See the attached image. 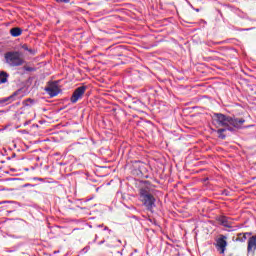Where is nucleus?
<instances>
[{
  "label": "nucleus",
  "instance_id": "1",
  "mask_svg": "<svg viewBox=\"0 0 256 256\" xmlns=\"http://www.w3.org/2000/svg\"><path fill=\"white\" fill-rule=\"evenodd\" d=\"M244 123L245 119L232 118L223 114L214 115V124L216 127H225L217 131L220 139H225V135L223 134L225 131H233V127H235V129H241V125Z\"/></svg>",
  "mask_w": 256,
  "mask_h": 256
},
{
  "label": "nucleus",
  "instance_id": "2",
  "mask_svg": "<svg viewBox=\"0 0 256 256\" xmlns=\"http://www.w3.org/2000/svg\"><path fill=\"white\" fill-rule=\"evenodd\" d=\"M139 197L141 203L146 207L147 211L153 212L155 207V190L153 186L147 181L142 182L139 189Z\"/></svg>",
  "mask_w": 256,
  "mask_h": 256
},
{
  "label": "nucleus",
  "instance_id": "3",
  "mask_svg": "<svg viewBox=\"0 0 256 256\" xmlns=\"http://www.w3.org/2000/svg\"><path fill=\"white\" fill-rule=\"evenodd\" d=\"M5 61L9 67H21L25 60L19 51H9L4 54Z\"/></svg>",
  "mask_w": 256,
  "mask_h": 256
},
{
  "label": "nucleus",
  "instance_id": "4",
  "mask_svg": "<svg viewBox=\"0 0 256 256\" xmlns=\"http://www.w3.org/2000/svg\"><path fill=\"white\" fill-rule=\"evenodd\" d=\"M85 91H87V86L78 87L72 94L70 101L71 103H77L79 99H83V95H85Z\"/></svg>",
  "mask_w": 256,
  "mask_h": 256
},
{
  "label": "nucleus",
  "instance_id": "5",
  "mask_svg": "<svg viewBox=\"0 0 256 256\" xmlns=\"http://www.w3.org/2000/svg\"><path fill=\"white\" fill-rule=\"evenodd\" d=\"M45 91L50 95V97H57L59 95V86L57 82H52L45 88Z\"/></svg>",
  "mask_w": 256,
  "mask_h": 256
},
{
  "label": "nucleus",
  "instance_id": "6",
  "mask_svg": "<svg viewBox=\"0 0 256 256\" xmlns=\"http://www.w3.org/2000/svg\"><path fill=\"white\" fill-rule=\"evenodd\" d=\"M216 246L218 251H220L221 254L225 253V249L227 247V236L221 235L217 239Z\"/></svg>",
  "mask_w": 256,
  "mask_h": 256
},
{
  "label": "nucleus",
  "instance_id": "7",
  "mask_svg": "<svg viewBox=\"0 0 256 256\" xmlns=\"http://www.w3.org/2000/svg\"><path fill=\"white\" fill-rule=\"evenodd\" d=\"M256 250V236H252L248 239L247 251L248 253H255Z\"/></svg>",
  "mask_w": 256,
  "mask_h": 256
},
{
  "label": "nucleus",
  "instance_id": "8",
  "mask_svg": "<svg viewBox=\"0 0 256 256\" xmlns=\"http://www.w3.org/2000/svg\"><path fill=\"white\" fill-rule=\"evenodd\" d=\"M219 222L221 223V225H223V227H231V220H229V218L225 216H221L219 218Z\"/></svg>",
  "mask_w": 256,
  "mask_h": 256
},
{
  "label": "nucleus",
  "instance_id": "9",
  "mask_svg": "<svg viewBox=\"0 0 256 256\" xmlns=\"http://www.w3.org/2000/svg\"><path fill=\"white\" fill-rule=\"evenodd\" d=\"M9 79V74L5 71L0 72V85H3V83H7Z\"/></svg>",
  "mask_w": 256,
  "mask_h": 256
},
{
  "label": "nucleus",
  "instance_id": "10",
  "mask_svg": "<svg viewBox=\"0 0 256 256\" xmlns=\"http://www.w3.org/2000/svg\"><path fill=\"white\" fill-rule=\"evenodd\" d=\"M21 33H23V30L19 27H15L10 30L12 37H19Z\"/></svg>",
  "mask_w": 256,
  "mask_h": 256
},
{
  "label": "nucleus",
  "instance_id": "11",
  "mask_svg": "<svg viewBox=\"0 0 256 256\" xmlns=\"http://www.w3.org/2000/svg\"><path fill=\"white\" fill-rule=\"evenodd\" d=\"M22 49H24V51H28V53H30V55H35V50L29 48V46L27 44H23Z\"/></svg>",
  "mask_w": 256,
  "mask_h": 256
},
{
  "label": "nucleus",
  "instance_id": "12",
  "mask_svg": "<svg viewBox=\"0 0 256 256\" xmlns=\"http://www.w3.org/2000/svg\"><path fill=\"white\" fill-rule=\"evenodd\" d=\"M247 233L246 234H239L238 235V238H237V241H246L247 240Z\"/></svg>",
  "mask_w": 256,
  "mask_h": 256
},
{
  "label": "nucleus",
  "instance_id": "13",
  "mask_svg": "<svg viewBox=\"0 0 256 256\" xmlns=\"http://www.w3.org/2000/svg\"><path fill=\"white\" fill-rule=\"evenodd\" d=\"M10 99H13V96H9L7 98H1L0 104L7 103V101H10Z\"/></svg>",
  "mask_w": 256,
  "mask_h": 256
},
{
  "label": "nucleus",
  "instance_id": "14",
  "mask_svg": "<svg viewBox=\"0 0 256 256\" xmlns=\"http://www.w3.org/2000/svg\"><path fill=\"white\" fill-rule=\"evenodd\" d=\"M57 3H69V0H56Z\"/></svg>",
  "mask_w": 256,
  "mask_h": 256
},
{
  "label": "nucleus",
  "instance_id": "15",
  "mask_svg": "<svg viewBox=\"0 0 256 256\" xmlns=\"http://www.w3.org/2000/svg\"><path fill=\"white\" fill-rule=\"evenodd\" d=\"M26 70H27V71H31V68H27Z\"/></svg>",
  "mask_w": 256,
  "mask_h": 256
}]
</instances>
